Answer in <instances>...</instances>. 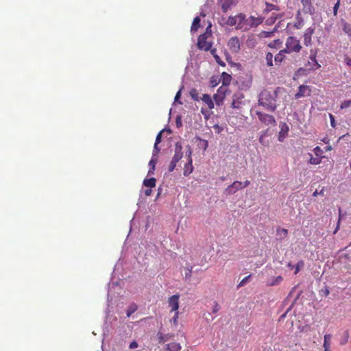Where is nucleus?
Wrapping results in <instances>:
<instances>
[{
	"label": "nucleus",
	"mask_w": 351,
	"mask_h": 351,
	"mask_svg": "<svg viewBox=\"0 0 351 351\" xmlns=\"http://www.w3.org/2000/svg\"><path fill=\"white\" fill-rule=\"evenodd\" d=\"M199 26H200V18L199 16H196L193 19V23H192V25L191 27V31L192 32H197L198 28L199 27Z\"/></svg>",
	"instance_id": "393cba45"
},
{
	"label": "nucleus",
	"mask_w": 351,
	"mask_h": 351,
	"mask_svg": "<svg viewBox=\"0 0 351 351\" xmlns=\"http://www.w3.org/2000/svg\"><path fill=\"white\" fill-rule=\"evenodd\" d=\"M201 99L208 106L209 109L214 108V103L209 95L204 94Z\"/></svg>",
	"instance_id": "412c9836"
},
{
	"label": "nucleus",
	"mask_w": 351,
	"mask_h": 351,
	"mask_svg": "<svg viewBox=\"0 0 351 351\" xmlns=\"http://www.w3.org/2000/svg\"><path fill=\"white\" fill-rule=\"evenodd\" d=\"M209 51H210L211 54L213 56L214 58L215 59L216 62L222 66L225 65V63L221 60L220 57L216 53L217 49L215 48L210 49Z\"/></svg>",
	"instance_id": "cd10ccee"
},
{
	"label": "nucleus",
	"mask_w": 351,
	"mask_h": 351,
	"mask_svg": "<svg viewBox=\"0 0 351 351\" xmlns=\"http://www.w3.org/2000/svg\"><path fill=\"white\" fill-rule=\"evenodd\" d=\"M343 335V337L340 341V344L342 346L346 345L348 343L349 339V332L348 331H345Z\"/></svg>",
	"instance_id": "37998d69"
},
{
	"label": "nucleus",
	"mask_w": 351,
	"mask_h": 351,
	"mask_svg": "<svg viewBox=\"0 0 351 351\" xmlns=\"http://www.w3.org/2000/svg\"><path fill=\"white\" fill-rule=\"evenodd\" d=\"M227 91L228 88L226 87L220 86L218 88L217 93L213 96V99L217 106L222 104Z\"/></svg>",
	"instance_id": "0eeeda50"
},
{
	"label": "nucleus",
	"mask_w": 351,
	"mask_h": 351,
	"mask_svg": "<svg viewBox=\"0 0 351 351\" xmlns=\"http://www.w3.org/2000/svg\"><path fill=\"white\" fill-rule=\"evenodd\" d=\"M251 277V275H248L247 276L243 278L241 282L238 284L237 287H243L249 280L250 278Z\"/></svg>",
	"instance_id": "a18cd8bd"
},
{
	"label": "nucleus",
	"mask_w": 351,
	"mask_h": 351,
	"mask_svg": "<svg viewBox=\"0 0 351 351\" xmlns=\"http://www.w3.org/2000/svg\"><path fill=\"white\" fill-rule=\"evenodd\" d=\"M211 32H207V31L200 34L197 38V47L201 50H204L205 51H209L213 46V43L209 38L211 37Z\"/></svg>",
	"instance_id": "7ed1b4c3"
},
{
	"label": "nucleus",
	"mask_w": 351,
	"mask_h": 351,
	"mask_svg": "<svg viewBox=\"0 0 351 351\" xmlns=\"http://www.w3.org/2000/svg\"><path fill=\"white\" fill-rule=\"evenodd\" d=\"M221 77L223 78L221 86L228 88V86L230 84L231 80H232L231 75L228 74L226 72H223L221 74Z\"/></svg>",
	"instance_id": "4be33fe9"
},
{
	"label": "nucleus",
	"mask_w": 351,
	"mask_h": 351,
	"mask_svg": "<svg viewBox=\"0 0 351 351\" xmlns=\"http://www.w3.org/2000/svg\"><path fill=\"white\" fill-rule=\"evenodd\" d=\"M331 339H332V335L330 334L324 335L323 347H330Z\"/></svg>",
	"instance_id": "473e14b6"
},
{
	"label": "nucleus",
	"mask_w": 351,
	"mask_h": 351,
	"mask_svg": "<svg viewBox=\"0 0 351 351\" xmlns=\"http://www.w3.org/2000/svg\"><path fill=\"white\" fill-rule=\"evenodd\" d=\"M288 131H289V127L287 126V125L284 123L282 125L281 130L279 132V140L280 141H282V138H284L287 136Z\"/></svg>",
	"instance_id": "a878e982"
},
{
	"label": "nucleus",
	"mask_w": 351,
	"mask_h": 351,
	"mask_svg": "<svg viewBox=\"0 0 351 351\" xmlns=\"http://www.w3.org/2000/svg\"><path fill=\"white\" fill-rule=\"evenodd\" d=\"M340 5V0H337V3L335 4L333 7V13L335 16H337V11Z\"/></svg>",
	"instance_id": "de8ad7c7"
},
{
	"label": "nucleus",
	"mask_w": 351,
	"mask_h": 351,
	"mask_svg": "<svg viewBox=\"0 0 351 351\" xmlns=\"http://www.w3.org/2000/svg\"><path fill=\"white\" fill-rule=\"evenodd\" d=\"M165 132V130H161L156 136L154 146V152L158 154L160 152L164 146H165V140L162 139V134Z\"/></svg>",
	"instance_id": "6e6552de"
},
{
	"label": "nucleus",
	"mask_w": 351,
	"mask_h": 351,
	"mask_svg": "<svg viewBox=\"0 0 351 351\" xmlns=\"http://www.w3.org/2000/svg\"><path fill=\"white\" fill-rule=\"evenodd\" d=\"M289 311V309H288L285 313H283L282 315H280V317L279 318V321H281L284 318H285V317L287 316V314L288 313Z\"/></svg>",
	"instance_id": "052dcab7"
},
{
	"label": "nucleus",
	"mask_w": 351,
	"mask_h": 351,
	"mask_svg": "<svg viewBox=\"0 0 351 351\" xmlns=\"http://www.w3.org/2000/svg\"><path fill=\"white\" fill-rule=\"evenodd\" d=\"M157 163V159L152 158L149 162V169L148 171V175L154 174L155 171V167Z\"/></svg>",
	"instance_id": "bb28decb"
},
{
	"label": "nucleus",
	"mask_w": 351,
	"mask_h": 351,
	"mask_svg": "<svg viewBox=\"0 0 351 351\" xmlns=\"http://www.w3.org/2000/svg\"><path fill=\"white\" fill-rule=\"evenodd\" d=\"M243 189V182L239 181H234L232 184L229 185L225 193L227 195L235 193L238 190Z\"/></svg>",
	"instance_id": "9d476101"
},
{
	"label": "nucleus",
	"mask_w": 351,
	"mask_h": 351,
	"mask_svg": "<svg viewBox=\"0 0 351 351\" xmlns=\"http://www.w3.org/2000/svg\"><path fill=\"white\" fill-rule=\"evenodd\" d=\"M138 308V306L135 304H131L127 310V317H130Z\"/></svg>",
	"instance_id": "e433bc0d"
},
{
	"label": "nucleus",
	"mask_w": 351,
	"mask_h": 351,
	"mask_svg": "<svg viewBox=\"0 0 351 351\" xmlns=\"http://www.w3.org/2000/svg\"><path fill=\"white\" fill-rule=\"evenodd\" d=\"M250 182L249 180H245L243 183V189L247 187L250 184Z\"/></svg>",
	"instance_id": "680f3d73"
},
{
	"label": "nucleus",
	"mask_w": 351,
	"mask_h": 351,
	"mask_svg": "<svg viewBox=\"0 0 351 351\" xmlns=\"http://www.w3.org/2000/svg\"><path fill=\"white\" fill-rule=\"evenodd\" d=\"M312 92L311 88L307 85H301L298 88V91L295 94V98L299 99L300 97H308Z\"/></svg>",
	"instance_id": "1a4fd4ad"
},
{
	"label": "nucleus",
	"mask_w": 351,
	"mask_h": 351,
	"mask_svg": "<svg viewBox=\"0 0 351 351\" xmlns=\"http://www.w3.org/2000/svg\"><path fill=\"white\" fill-rule=\"evenodd\" d=\"M313 33H314V29L312 27H309L305 31L303 36H304V44L306 46L308 47L311 45V37H312V35L313 34Z\"/></svg>",
	"instance_id": "f8f14e48"
},
{
	"label": "nucleus",
	"mask_w": 351,
	"mask_h": 351,
	"mask_svg": "<svg viewBox=\"0 0 351 351\" xmlns=\"http://www.w3.org/2000/svg\"><path fill=\"white\" fill-rule=\"evenodd\" d=\"M191 155H188L187 162L185 164L184 167V176H187L193 172L192 159Z\"/></svg>",
	"instance_id": "4468645a"
},
{
	"label": "nucleus",
	"mask_w": 351,
	"mask_h": 351,
	"mask_svg": "<svg viewBox=\"0 0 351 351\" xmlns=\"http://www.w3.org/2000/svg\"><path fill=\"white\" fill-rule=\"evenodd\" d=\"M277 234L282 235V239L285 238L288 234V230L285 228H278Z\"/></svg>",
	"instance_id": "79ce46f5"
},
{
	"label": "nucleus",
	"mask_w": 351,
	"mask_h": 351,
	"mask_svg": "<svg viewBox=\"0 0 351 351\" xmlns=\"http://www.w3.org/2000/svg\"><path fill=\"white\" fill-rule=\"evenodd\" d=\"M221 10L223 12H227L230 8L237 3V0H220Z\"/></svg>",
	"instance_id": "ddd939ff"
},
{
	"label": "nucleus",
	"mask_w": 351,
	"mask_h": 351,
	"mask_svg": "<svg viewBox=\"0 0 351 351\" xmlns=\"http://www.w3.org/2000/svg\"><path fill=\"white\" fill-rule=\"evenodd\" d=\"M152 188H149V189H147L145 190L144 191V194L145 196L148 197V196H150L151 194H152Z\"/></svg>",
	"instance_id": "5fc2aeb1"
},
{
	"label": "nucleus",
	"mask_w": 351,
	"mask_h": 351,
	"mask_svg": "<svg viewBox=\"0 0 351 351\" xmlns=\"http://www.w3.org/2000/svg\"><path fill=\"white\" fill-rule=\"evenodd\" d=\"M321 157L320 155H315V156H313V155H311V158L309 159V162L313 165H317L319 164L321 162Z\"/></svg>",
	"instance_id": "f704fd0d"
},
{
	"label": "nucleus",
	"mask_w": 351,
	"mask_h": 351,
	"mask_svg": "<svg viewBox=\"0 0 351 351\" xmlns=\"http://www.w3.org/2000/svg\"><path fill=\"white\" fill-rule=\"evenodd\" d=\"M276 19L277 16H271L266 20V23L268 25H271L276 21Z\"/></svg>",
	"instance_id": "8fccbe9b"
},
{
	"label": "nucleus",
	"mask_w": 351,
	"mask_h": 351,
	"mask_svg": "<svg viewBox=\"0 0 351 351\" xmlns=\"http://www.w3.org/2000/svg\"><path fill=\"white\" fill-rule=\"evenodd\" d=\"M232 107L233 108H239V102H237L236 100H233L232 103Z\"/></svg>",
	"instance_id": "6e6d98bb"
},
{
	"label": "nucleus",
	"mask_w": 351,
	"mask_h": 351,
	"mask_svg": "<svg viewBox=\"0 0 351 351\" xmlns=\"http://www.w3.org/2000/svg\"><path fill=\"white\" fill-rule=\"evenodd\" d=\"M265 5H266V7L264 10V12L267 13V12H271L272 10H279V8L276 5L269 3H266Z\"/></svg>",
	"instance_id": "2f4dec72"
},
{
	"label": "nucleus",
	"mask_w": 351,
	"mask_h": 351,
	"mask_svg": "<svg viewBox=\"0 0 351 351\" xmlns=\"http://www.w3.org/2000/svg\"><path fill=\"white\" fill-rule=\"evenodd\" d=\"M330 121V125L332 128H335V117L332 114H329Z\"/></svg>",
	"instance_id": "3c124183"
},
{
	"label": "nucleus",
	"mask_w": 351,
	"mask_h": 351,
	"mask_svg": "<svg viewBox=\"0 0 351 351\" xmlns=\"http://www.w3.org/2000/svg\"><path fill=\"white\" fill-rule=\"evenodd\" d=\"M324 148L326 152L330 151L331 149V147L329 145H326Z\"/></svg>",
	"instance_id": "774afa93"
},
{
	"label": "nucleus",
	"mask_w": 351,
	"mask_h": 351,
	"mask_svg": "<svg viewBox=\"0 0 351 351\" xmlns=\"http://www.w3.org/2000/svg\"><path fill=\"white\" fill-rule=\"evenodd\" d=\"M343 30L346 34L351 37V25L349 23L345 21L343 22Z\"/></svg>",
	"instance_id": "c9c22d12"
},
{
	"label": "nucleus",
	"mask_w": 351,
	"mask_h": 351,
	"mask_svg": "<svg viewBox=\"0 0 351 351\" xmlns=\"http://www.w3.org/2000/svg\"><path fill=\"white\" fill-rule=\"evenodd\" d=\"M345 62H346V64L348 65L349 66H350V68H351V58L348 56L346 57Z\"/></svg>",
	"instance_id": "4d7b16f0"
},
{
	"label": "nucleus",
	"mask_w": 351,
	"mask_h": 351,
	"mask_svg": "<svg viewBox=\"0 0 351 351\" xmlns=\"http://www.w3.org/2000/svg\"><path fill=\"white\" fill-rule=\"evenodd\" d=\"M191 269H192V267L190 269H189L188 272L185 273L186 278H190L191 277Z\"/></svg>",
	"instance_id": "13d9d810"
},
{
	"label": "nucleus",
	"mask_w": 351,
	"mask_h": 351,
	"mask_svg": "<svg viewBox=\"0 0 351 351\" xmlns=\"http://www.w3.org/2000/svg\"><path fill=\"white\" fill-rule=\"evenodd\" d=\"M277 92L276 90L270 91L265 89L259 95L258 104L263 106L265 110L274 112L277 108L276 97Z\"/></svg>",
	"instance_id": "f257e3e1"
},
{
	"label": "nucleus",
	"mask_w": 351,
	"mask_h": 351,
	"mask_svg": "<svg viewBox=\"0 0 351 351\" xmlns=\"http://www.w3.org/2000/svg\"><path fill=\"white\" fill-rule=\"evenodd\" d=\"M282 280L283 278L281 276L272 278L267 280V285L269 287L278 285L282 282Z\"/></svg>",
	"instance_id": "6ab92c4d"
},
{
	"label": "nucleus",
	"mask_w": 351,
	"mask_h": 351,
	"mask_svg": "<svg viewBox=\"0 0 351 351\" xmlns=\"http://www.w3.org/2000/svg\"><path fill=\"white\" fill-rule=\"evenodd\" d=\"M182 155H174L169 166V171H173L176 166V163L180 160Z\"/></svg>",
	"instance_id": "5701e85b"
},
{
	"label": "nucleus",
	"mask_w": 351,
	"mask_h": 351,
	"mask_svg": "<svg viewBox=\"0 0 351 351\" xmlns=\"http://www.w3.org/2000/svg\"><path fill=\"white\" fill-rule=\"evenodd\" d=\"M304 263L303 261H298V263L296 264V265L294 267H295L294 274H297L300 271V269L304 267Z\"/></svg>",
	"instance_id": "c03bdc74"
},
{
	"label": "nucleus",
	"mask_w": 351,
	"mask_h": 351,
	"mask_svg": "<svg viewBox=\"0 0 351 351\" xmlns=\"http://www.w3.org/2000/svg\"><path fill=\"white\" fill-rule=\"evenodd\" d=\"M175 312V314H174V316L171 319V322H173V323L176 325L177 324V321H178V311H174Z\"/></svg>",
	"instance_id": "864d4df0"
},
{
	"label": "nucleus",
	"mask_w": 351,
	"mask_h": 351,
	"mask_svg": "<svg viewBox=\"0 0 351 351\" xmlns=\"http://www.w3.org/2000/svg\"><path fill=\"white\" fill-rule=\"evenodd\" d=\"M276 30V28H274L273 31L267 32V31H262L259 34V37L261 38H271L274 36V33Z\"/></svg>",
	"instance_id": "c85d7f7f"
},
{
	"label": "nucleus",
	"mask_w": 351,
	"mask_h": 351,
	"mask_svg": "<svg viewBox=\"0 0 351 351\" xmlns=\"http://www.w3.org/2000/svg\"><path fill=\"white\" fill-rule=\"evenodd\" d=\"M179 298L180 295L178 294L169 298L167 302L169 306L171 308V312L178 311L179 308Z\"/></svg>",
	"instance_id": "9b49d317"
},
{
	"label": "nucleus",
	"mask_w": 351,
	"mask_h": 351,
	"mask_svg": "<svg viewBox=\"0 0 351 351\" xmlns=\"http://www.w3.org/2000/svg\"><path fill=\"white\" fill-rule=\"evenodd\" d=\"M301 2L304 5H306L310 3L309 0H301Z\"/></svg>",
	"instance_id": "0e129e2a"
},
{
	"label": "nucleus",
	"mask_w": 351,
	"mask_h": 351,
	"mask_svg": "<svg viewBox=\"0 0 351 351\" xmlns=\"http://www.w3.org/2000/svg\"><path fill=\"white\" fill-rule=\"evenodd\" d=\"M244 25L242 32H247L252 29V25H250V21H249V17L247 18L246 15L244 14Z\"/></svg>",
	"instance_id": "7c9ffc66"
},
{
	"label": "nucleus",
	"mask_w": 351,
	"mask_h": 351,
	"mask_svg": "<svg viewBox=\"0 0 351 351\" xmlns=\"http://www.w3.org/2000/svg\"><path fill=\"white\" fill-rule=\"evenodd\" d=\"M181 348L179 343L171 342L165 345V351H180Z\"/></svg>",
	"instance_id": "2eb2a0df"
},
{
	"label": "nucleus",
	"mask_w": 351,
	"mask_h": 351,
	"mask_svg": "<svg viewBox=\"0 0 351 351\" xmlns=\"http://www.w3.org/2000/svg\"><path fill=\"white\" fill-rule=\"evenodd\" d=\"M308 64L311 65V69L315 70L319 69L321 65L317 62L316 60L315 54H311L310 56V61H308Z\"/></svg>",
	"instance_id": "aec40b11"
},
{
	"label": "nucleus",
	"mask_w": 351,
	"mask_h": 351,
	"mask_svg": "<svg viewBox=\"0 0 351 351\" xmlns=\"http://www.w3.org/2000/svg\"><path fill=\"white\" fill-rule=\"evenodd\" d=\"M324 191H325V189L324 188H322L320 191L318 192L317 190H316L313 193V197H317L318 195H324Z\"/></svg>",
	"instance_id": "09e8293b"
},
{
	"label": "nucleus",
	"mask_w": 351,
	"mask_h": 351,
	"mask_svg": "<svg viewBox=\"0 0 351 351\" xmlns=\"http://www.w3.org/2000/svg\"><path fill=\"white\" fill-rule=\"evenodd\" d=\"M282 44V41L280 39H276L271 43L268 44V47L270 48H277Z\"/></svg>",
	"instance_id": "ea45409f"
},
{
	"label": "nucleus",
	"mask_w": 351,
	"mask_h": 351,
	"mask_svg": "<svg viewBox=\"0 0 351 351\" xmlns=\"http://www.w3.org/2000/svg\"><path fill=\"white\" fill-rule=\"evenodd\" d=\"M287 53H299L302 49V45L298 39L294 36H289L285 43V48L284 49Z\"/></svg>",
	"instance_id": "f03ea898"
},
{
	"label": "nucleus",
	"mask_w": 351,
	"mask_h": 351,
	"mask_svg": "<svg viewBox=\"0 0 351 351\" xmlns=\"http://www.w3.org/2000/svg\"><path fill=\"white\" fill-rule=\"evenodd\" d=\"M190 96L195 101L199 100V93L198 90L195 88H192L189 92Z\"/></svg>",
	"instance_id": "58836bf2"
},
{
	"label": "nucleus",
	"mask_w": 351,
	"mask_h": 351,
	"mask_svg": "<svg viewBox=\"0 0 351 351\" xmlns=\"http://www.w3.org/2000/svg\"><path fill=\"white\" fill-rule=\"evenodd\" d=\"M184 142H177L175 145V154H183L182 152V145Z\"/></svg>",
	"instance_id": "4c0bfd02"
},
{
	"label": "nucleus",
	"mask_w": 351,
	"mask_h": 351,
	"mask_svg": "<svg viewBox=\"0 0 351 351\" xmlns=\"http://www.w3.org/2000/svg\"><path fill=\"white\" fill-rule=\"evenodd\" d=\"M314 152H323V151L320 149V147L319 146H317L316 147L314 148Z\"/></svg>",
	"instance_id": "338daca9"
},
{
	"label": "nucleus",
	"mask_w": 351,
	"mask_h": 351,
	"mask_svg": "<svg viewBox=\"0 0 351 351\" xmlns=\"http://www.w3.org/2000/svg\"><path fill=\"white\" fill-rule=\"evenodd\" d=\"M244 13H239L235 16H229L226 21L228 26H234L237 30H243L244 25Z\"/></svg>",
	"instance_id": "20e7f679"
},
{
	"label": "nucleus",
	"mask_w": 351,
	"mask_h": 351,
	"mask_svg": "<svg viewBox=\"0 0 351 351\" xmlns=\"http://www.w3.org/2000/svg\"><path fill=\"white\" fill-rule=\"evenodd\" d=\"M296 22L294 23V27L296 29H301L304 26V20L298 14L296 16Z\"/></svg>",
	"instance_id": "c756f323"
},
{
	"label": "nucleus",
	"mask_w": 351,
	"mask_h": 351,
	"mask_svg": "<svg viewBox=\"0 0 351 351\" xmlns=\"http://www.w3.org/2000/svg\"><path fill=\"white\" fill-rule=\"evenodd\" d=\"M219 311V305L216 303L214 308H213V313H216Z\"/></svg>",
	"instance_id": "e2e57ef3"
},
{
	"label": "nucleus",
	"mask_w": 351,
	"mask_h": 351,
	"mask_svg": "<svg viewBox=\"0 0 351 351\" xmlns=\"http://www.w3.org/2000/svg\"><path fill=\"white\" fill-rule=\"evenodd\" d=\"M157 337L158 339V343H163L171 339L173 337V335H171V334L163 335L162 332H158Z\"/></svg>",
	"instance_id": "a211bd4d"
},
{
	"label": "nucleus",
	"mask_w": 351,
	"mask_h": 351,
	"mask_svg": "<svg viewBox=\"0 0 351 351\" xmlns=\"http://www.w3.org/2000/svg\"><path fill=\"white\" fill-rule=\"evenodd\" d=\"M249 21H250V25H252V28L256 27L263 22V18L261 16H250L249 17Z\"/></svg>",
	"instance_id": "f3484780"
},
{
	"label": "nucleus",
	"mask_w": 351,
	"mask_h": 351,
	"mask_svg": "<svg viewBox=\"0 0 351 351\" xmlns=\"http://www.w3.org/2000/svg\"><path fill=\"white\" fill-rule=\"evenodd\" d=\"M180 97V91H178V92L176 93V96H175V100H176H176H178V98H179Z\"/></svg>",
	"instance_id": "69168bd1"
},
{
	"label": "nucleus",
	"mask_w": 351,
	"mask_h": 351,
	"mask_svg": "<svg viewBox=\"0 0 351 351\" xmlns=\"http://www.w3.org/2000/svg\"><path fill=\"white\" fill-rule=\"evenodd\" d=\"M197 145L199 147L202 148L203 151H205L208 146V142L206 140L198 139Z\"/></svg>",
	"instance_id": "a19ab883"
},
{
	"label": "nucleus",
	"mask_w": 351,
	"mask_h": 351,
	"mask_svg": "<svg viewBox=\"0 0 351 351\" xmlns=\"http://www.w3.org/2000/svg\"><path fill=\"white\" fill-rule=\"evenodd\" d=\"M138 343L136 341H133L130 343L129 348L130 349H135V348H138Z\"/></svg>",
	"instance_id": "603ef678"
},
{
	"label": "nucleus",
	"mask_w": 351,
	"mask_h": 351,
	"mask_svg": "<svg viewBox=\"0 0 351 351\" xmlns=\"http://www.w3.org/2000/svg\"><path fill=\"white\" fill-rule=\"evenodd\" d=\"M228 47L232 53H238L241 49V42L239 38L237 36L230 38L228 43Z\"/></svg>",
	"instance_id": "423d86ee"
},
{
	"label": "nucleus",
	"mask_w": 351,
	"mask_h": 351,
	"mask_svg": "<svg viewBox=\"0 0 351 351\" xmlns=\"http://www.w3.org/2000/svg\"><path fill=\"white\" fill-rule=\"evenodd\" d=\"M266 64L268 66H273V54L271 52H267L265 56Z\"/></svg>",
	"instance_id": "72a5a7b5"
},
{
	"label": "nucleus",
	"mask_w": 351,
	"mask_h": 351,
	"mask_svg": "<svg viewBox=\"0 0 351 351\" xmlns=\"http://www.w3.org/2000/svg\"><path fill=\"white\" fill-rule=\"evenodd\" d=\"M287 51L283 49L280 50L274 57V62L276 65H280L285 58Z\"/></svg>",
	"instance_id": "dca6fc26"
},
{
	"label": "nucleus",
	"mask_w": 351,
	"mask_h": 351,
	"mask_svg": "<svg viewBox=\"0 0 351 351\" xmlns=\"http://www.w3.org/2000/svg\"><path fill=\"white\" fill-rule=\"evenodd\" d=\"M156 184V180L154 178H146L143 180V185L146 187L154 188Z\"/></svg>",
	"instance_id": "b1692460"
},
{
	"label": "nucleus",
	"mask_w": 351,
	"mask_h": 351,
	"mask_svg": "<svg viewBox=\"0 0 351 351\" xmlns=\"http://www.w3.org/2000/svg\"><path fill=\"white\" fill-rule=\"evenodd\" d=\"M339 228H340V217L339 218V220H338V222L337 224V227L334 231V234H335L338 232V230H339Z\"/></svg>",
	"instance_id": "bf43d9fd"
},
{
	"label": "nucleus",
	"mask_w": 351,
	"mask_h": 351,
	"mask_svg": "<svg viewBox=\"0 0 351 351\" xmlns=\"http://www.w3.org/2000/svg\"><path fill=\"white\" fill-rule=\"evenodd\" d=\"M351 105V99L346 100L341 104V108L344 109L348 108Z\"/></svg>",
	"instance_id": "49530a36"
},
{
	"label": "nucleus",
	"mask_w": 351,
	"mask_h": 351,
	"mask_svg": "<svg viewBox=\"0 0 351 351\" xmlns=\"http://www.w3.org/2000/svg\"><path fill=\"white\" fill-rule=\"evenodd\" d=\"M256 114L257 115L259 121L266 125H271L274 126L276 125V121L274 117V116L265 114L264 112H262L261 111L256 110Z\"/></svg>",
	"instance_id": "39448f33"
}]
</instances>
